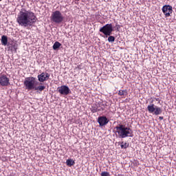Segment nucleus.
Wrapping results in <instances>:
<instances>
[{
  "instance_id": "1",
  "label": "nucleus",
  "mask_w": 176,
  "mask_h": 176,
  "mask_svg": "<svg viewBox=\"0 0 176 176\" xmlns=\"http://www.w3.org/2000/svg\"><path fill=\"white\" fill-rule=\"evenodd\" d=\"M36 16L34 12L22 9L17 15L16 23L21 27H28V25L31 26L36 23Z\"/></svg>"
},
{
  "instance_id": "2",
  "label": "nucleus",
  "mask_w": 176,
  "mask_h": 176,
  "mask_svg": "<svg viewBox=\"0 0 176 176\" xmlns=\"http://www.w3.org/2000/svg\"><path fill=\"white\" fill-rule=\"evenodd\" d=\"M23 85L26 90H36L38 93H42L46 89V86L43 85V83L39 82L36 78L32 76L25 78Z\"/></svg>"
},
{
  "instance_id": "3",
  "label": "nucleus",
  "mask_w": 176,
  "mask_h": 176,
  "mask_svg": "<svg viewBox=\"0 0 176 176\" xmlns=\"http://www.w3.org/2000/svg\"><path fill=\"white\" fill-rule=\"evenodd\" d=\"M116 130L120 138H126V137H131L133 135V130L122 124L116 126Z\"/></svg>"
},
{
  "instance_id": "4",
  "label": "nucleus",
  "mask_w": 176,
  "mask_h": 176,
  "mask_svg": "<svg viewBox=\"0 0 176 176\" xmlns=\"http://www.w3.org/2000/svg\"><path fill=\"white\" fill-rule=\"evenodd\" d=\"M50 19L51 21L55 24H60V23L64 21V16H63L61 12L58 10L52 12Z\"/></svg>"
},
{
  "instance_id": "5",
  "label": "nucleus",
  "mask_w": 176,
  "mask_h": 176,
  "mask_svg": "<svg viewBox=\"0 0 176 176\" xmlns=\"http://www.w3.org/2000/svg\"><path fill=\"white\" fill-rule=\"evenodd\" d=\"M147 111H148L149 113H152L153 115H155L157 116L158 115H162L163 111L161 107H159L155 104H151L147 107Z\"/></svg>"
},
{
  "instance_id": "6",
  "label": "nucleus",
  "mask_w": 176,
  "mask_h": 176,
  "mask_svg": "<svg viewBox=\"0 0 176 176\" xmlns=\"http://www.w3.org/2000/svg\"><path fill=\"white\" fill-rule=\"evenodd\" d=\"M100 32H102L105 35L106 38L111 36L112 32H113V28L112 27V24H106L103 27L100 28Z\"/></svg>"
},
{
  "instance_id": "7",
  "label": "nucleus",
  "mask_w": 176,
  "mask_h": 176,
  "mask_svg": "<svg viewBox=\"0 0 176 176\" xmlns=\"http://www.w3.org/2000/svg\"><path fill=\"white\" fill-rule=\"evenodd\" d=\"M57 90L62 96H68V94H71V89L67 85H61L58 87Z\"/></svg>"
},
{
  "instance_id": "8",
  "label": "nucleus",
  "mask_w": 176,
  "mask_h": 176,
  "mask_svg": "<svg viewBox=\"0 0 176 176\" xmlns=\"http://www.w3.org/2000/svg\"><path fill=\"white\" fill-rule=\"evenodd\" d=\"M162 10L165 15V17H170L173 13V6L170 5H165L162 7Z\"/></svg>"
},
{
  "instance_id": "9",
  "label": "nucleus",
  "mask_w": 176,
  "mask_h": 176,
  "mask_svg": "<svg viewBox=\"0 0 176 176\" xmlns=\"http://www.w3.org/2000/svg\"><path fill=\"white\" fill-rule=\"evenodd\" d=\"M37 78L39 83H43V82L49 80L50 74L49 73L43 72L41 74H38Z\"/></svg>"
},
{
  "instance_id": "10",
  "label": "nucleus",
  "mask_w": 176,
  "mask_h": 176,
  "mask_svg": "<svg viewBox=\"0 0 176 176\" xmlns=\"http://www.w3.org/2000/svg\"><path fill=\"white\" fill-rule=\"evenodd\" d=\"M10 85V80L6 75L2 74L0 76V85L1 86H9Z\"/></svg>"
},
{
  "instance_id": "11",
  "label": "nucleus",
  "mask_w": 176,
  "mask_h": 176,
  "mask_svg": "<svg viewBox=\"0 0 176 176\" xmlns=\"http://www.w3.org/2000/svg\"><path fill=\"white\" fill-rule=\"evenodd\" d=\"M98 122L99 123V126L102 127V126H106L109 122V120L105 116H100L98 118Z\"/></svg>"
},
{
  "instance_id": "12",
  "label": "nucleus",
  "mask_w": 176,
  "mask_h": 176,
  "mask_svg": "<svg viewBox=\"0 0 176 176\" xmlns=\"http://www.w3.org/2000/svg\"><path fill=\"white\" fill-rule=\"evenodd\" d=\"M1 45H3V46H6L8 45V36L3 35L1 36Z\"/></svg>"
},
{
  "instance_id": "13",
  "label": "nucleus",
  "mask_w": 176,
  "mask_h": 176,
  "mask_svg": "<svg viewBox=\"0 0 176 176\" xmlns=\"http://www.w3.org/2000/svg\"><path fill=\"white\" fill-rule=\"evenodd\" d=\"M66 164L69 167H71L72 166H74V164H75V161H74L72 159L67 160Z\"/></svg>"
},
{
  "instance_id": "14",
  "label": "nucleus",
  "mask_w": 176,
  "mask_h": 176,
  "mask_svg": "<svg viewBox=\"0 0 176 176\" xmlns=\"http://www.w3.org/2000/svg\"><path fill=\"white\" fill-rule=\"evenodd\" d=\"M118 94V96H122V97H124V96H127V90H120Z\"/></svg>"
},
{
  "instance_id": "15",
  "label": "nucleus",
  "mask_w": 176,
  "mask_h": 176,
  "mask_svg": "<svg viewBox=\"0 0 176 176\" xmlns=\"http://www.w3.org/2000/svg\"><path fill=\"white\" fill-rule=\"evenodd\" d=\"M61 46V43L58 41H56L53 45L54 50H57Z\"/></svg>"
},
{
  "instance_id": "16",
  "label": "nucleus",
  "mask_w": 176,
  "mask_h": 176,
  "mask_svg": "<svg viewBox=\"0 0 176 176\" xmlns=\"http://www.w3.org/2000/svg\"><path fill=\"white\" fill-rule=\"evenodd\" d=\"M121 148L122 149H127V148H129V143L122 142L121 143Z\"/></svg>"
},
{
  "instance_id": "17",
  "label": "nucleus",
  "mask_w": 176,
  "mask_h": 176,
  "mask_svg": "<svg viewBox=\"0 0 176 176\" xmlns=\"http://www.w3.org/2000/svg\"><path fill=\"white\" fill-rule=\"evenodd\" d=\"M109 42H115V36H109L108 38Z\"/></svg>"
},
{
  "instance_id": "18",
  "label": "nucleus",
  "mask_w": 176,
  "mask_h": 176,
  "mask_svg": "<svg viewBox=\"0 0 176 176\" xmlns=\"http://www.w3.org/2000/svg\"><path fill=\"white\" fill-rule=\"evenodd\" d=\"M98 111H100V109H98L97 107H94L91 109V112H93V113H96V112H98Z\"/></svg>"
},
{
  "instance_id": "19",
  "label": "nucleus",
  "mask_w": 176,
  "mask_h": 176,
  "mask_svg": "<svg viewBox=\"0 0 176 176\" xmlns=\"http://www.w3.org/2000/svg\"><path fill=\"white\" fill-rule=\"evenodd\" d=\"M100 175L101 176H110L109 172H102Z\"/></svg>"
},
{
  "instance_id": "20",
  "label": "nucleus",
  "mask_w": 176,
  "mask_h": 176,
  "mask_svg": "<svg viewBox=\"0 0 176 176\" xmlns=\"http://www.w3.org/2000/svg\"><path fill=\"white\" fill-rule=\"evenodd\" d=\"M155 101H160V99L159 98H155Z\"/></svg>"
},
{
  "instance_id": "21",
  "label": "nucleus",
  "mask_w": 176,
  "mask_h": 176,
  "mask_svg": "<svg viewBox=\"0 0 176 176\" xmlns=\"http://www.w3.org/2000/svg\"><path fill=\"white\" fill-rule=\"evenodd\" d=\"M160 120H163V117H160Z\"/></svg>"
},
{
  "instance_id": "22",
  "label": "nucleus",
  "mask_w": 176,
  "mask_h": 176,
  "mask_svg": "<svg viewBox=\"0 0 176 176\" xmlns=\"http://www.w3.org/2000/svg\"><path fill=\"white\" fill-rule=\"evenodd\" d=\"M14 49L16 50V47H14Z\"/></svg>"
},
{
  "instance_id": "23",
  "label": "nucleus",
  "mask_w": 176,
  "mask_h": 176,
  "mask_svg": "<svg viewBox=\"0 0 176 176\" xmlns=\"http://www.w3.org/2000/svg\"><path fill=\"white\" fill-rule=\"evenodd\" d=\"M75 1H80V0H75Z\"/></svg>"
},
{
  "instance_id": "24",
  "label": "nucleus",
  "mask_w": 176,
  "mask_h": 176,
  "mask_svg": "<svg viewBox=\"0 0 176 176\" xmlns=\"http://www.w3.org/2000/svg\"><path fill=\"white\" fill-rule=\"evenodd\" d=\"M1 1H2V0H0V2H1Z\"/></svg>"
}]
</instances>
